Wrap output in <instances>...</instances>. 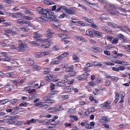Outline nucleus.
<instances>
[{"label": "nucleus", "instance_id": "obj_21", "mask_svg": "<svg viewBox=\"0 0 130 130\" xmlns=\"http://www.w3.org/2000/svg\"><path fill=\"white\" fill-rule=\"evenodd\" d=\"M118 28H119L121 31L124 32H125L127 29V27L125 26H123L122 27L119 26V27H118Z\"/></svg>", "mask_w": 130, "mask_h": 130}, {"label": "nucleus", "instance_id": "obj_36", "mask_svg": "<svg viewBox=\"0 0 130 130\" xmlns=\"http://www.w3.org/2000/svg\"><path fill=\"white\" fill-rule=\"evenodd\" d=\"M7 47H8L9 48L13 50L16 49V47H15L14 45H10V46L8 45Z\"/></svg>", "mask_w": 130, "mask_h": 130}, {"label": "nucleus", "instance_id": "obj_39", "mask_svg": "<svg viewBox=\"0 0 130 130\" xmlns=\"http://www.w3.org/2000/svg\"><path fill=\"white\" fill-rule=\"evenodd\" d=\"M21 20V19H19L17 21V23L21 24H23L24 21L22 20Z\"/></svg>", "mask_w": 130, "mask_h": 130}, {"label": "nucleus", "instance_id": "obj_57", "mask_svg": "<svg viewBox=\"0 0 130 130\" xmlns=\"http://www.w3.org/2000/svg\"><path fill=\"white\" fill-rule=\"evenodd\" d=\"M8 102V101H7V102L4 101V100H1L0 101V104H4Z\"/></svg>", "mask_w": 130, "mask_h": 130}, {"label": "nucleus", "instance_id": "obj_25", "mask_svg": "<svg viewBox=\"0 0 130 130\" xmlns=\"http://www.w3.org/2000/svg\"><path fill=\"white\" fill-rule=\"evenodd\" d=\"M69 73V75L70 76H73L75 75L76 74V72L72 71L70 72Z\"/></svg>", "mask_w": 130, "mask_h": 130}, {"label": "nucleus", "instance_id": "obj_15", "mask_svg": "<svg viewBox=\"0 0 130 130\" xmlns=\"http://www.w3.org/2000/svg\"><path fill=\"white\" fill-rule=\"evenodd\" d=\"M108 16L106 14H103L101 15L100 18L101 20H107L108 19Z\"/></svg>", "mask_w": 130, "mask_h": 130}, {"label": "nucleus", "instance_id": "obj_5", "mask_svg": "<svg viewBox=\"0 0 130 130\" xmlns=\"http://www.w3.org/2000/svg\"><path fill=\"white\" fill-rule=\"evenodd\" d=\"M66 12L71 14H74L75 12V10L73 8H68Z\"/></svg>", "mask_w": 130, "mask_h": 130}, {"label": "nucleus", "instance_id": "obj_23", "mask_svg": "<svg viewBox=\"0 0 130 130\" xmlns=\"http://www.w3.org/2000/svg\"><path fill=\"white\" fill-rule=\"evenodd\" d=\"M75 38L77 40L85 41V40L84 39V38L82 37L76 36H75Z\"/></svg>", "mask_w": 130, "mask_h": 130}, {"label": "nucleus", "instance_id": "obj_55", "mask_svg": "<svg viewBox=\"0 0 130 130\" xmlns=\"http://www.w3.org/2000/svg\"><path fill=\"white\" fill-rule=\"evenodd\" d=\"M104 53L107 55H110L109 51H104Z\"/></svg>", "mask_w": 130, "mask_h": 130}, {"label": "nucleus", "instance_id": "obj_29", "mask_svg": "<svg viewBox=\"0 0 130 130\" xmlns=\"http://www.w3.org/2000/svg\"><path fill=\"white\" fill-rule=\"evenodd\" d=\"M69 117L70 118H73L75 121H77L78 119L77 117L76 116H74L72 115H71L69 116Z\"/></svg>", "mask_w": 130, "mask_h": 130}, {"label": "nucleus", "instance_id": "obj_13", "mask_svg": "<svg viewBox=\"0 0 130 130\" xmlns=\"http://www.w3.org/2000/svg\"><path fill=\"white\" fill-rule=\"evenodd\" d=\"M33 10H27L26 9L25 11V13L31 15L34 14V12H33Z\"/></svg>", "mask_w": 130, "mask_h": 130}, {"label": "nucleus", "instance_id": "obj_46", "mask_svg": "<svg viewBox=\"0 0 130 130\" xmlns=\"http://www.w3.org/2000/svg\"><path fill=\"white\" fill-rule=\"evenodd\" d=\"M41 55L42 56H44L48 55L49 54V53L48 52H43L41 53Z\"/></svg>", "mask_w": 130, "mask_h": 130}, {"label": "nucleus", "instance_id": "obj_38", "mask_svg": "<svg viewBox=\"0 0 130 130\" xmlns=\"http://www.w3.org/2000/svg\"><path fill=\"white\" fill-rule=\"evenodd\" d=\"M33 67L34 69H36L37 70H39L40 69V67L38 66L37 65L34 64L33 65Z\"/></svg>", "mask_w": 130, "mask_h": 130}, {"label": "nucleus", "instance_id": "obj_11", "mask_svg": "<svg viewBox=\"0 0 130 130\" xmlns=\"http://www.w3.org/2000/svg\"><path fill=\"white\" fill-rule=\"evenodd\" d=\"M94 36L99 38H101L102 37V33L100 32L95 31V32L94 33Z\"/></svg>", "mask_w": 130, "mask_h": 130}, {"label": "nucleus", "instance_id": "obj_43", "mask_svg": "<svg viewBox=\"0 0 130 130\" xmlns=\"http://www.w3.org/2000/svg\"><path fill=\"white\" fill-rule=\"evenodd\" d=\"M50 46V45L49 44L42 45H41V47L44 48L49 47Z\"/></svg>", "mask_w": 130, "mask_h": 130}, {"label": "nucleus", "instance_id": "obj_41", "mask_svg": "<svg viewBox=\"0 0 130 130\" xmlns=\"http://www.w3.org/2000/svg\"><path fill=\"white\" fill-rule=\"evenodd\" d=\"M17 101V100L16 99H12L10 101L11 103L14 104L16 103Z\"/></svg>", "mask_w": 130, "mask_h": 130}, {"label": "nucleus", "instance_id": "obj_33", "mask_svg": "<svg viewBox=\"0 0 130 130\" xmlns=\"http://www.w3.org/2000/svg\"><path fill=\"white\" fill-rule=\"evenodd\" d=\"M118 37L121 39H122L124 41L125 40L124 39V37L123 35L121 34H119L118 35Z\"/></svg>", "mask_w": 130, "mask_h": 130}, {"label": "nucleus", "instance_id": "obj_30", "mask_svg": "<svg viewBox=\"0 0 130 130\" xmlns=\"http://www.w3.org/2000/svg\"><path fill=\"white\" fill-rule=\"evenodd\" d=\"M118 68V71L119 70L123 71L125 69V67L122 66H119Z\"/></svg>", "mask_w": 130, "mask_h": 130}, {"label": "nucleus", "instance_id": "obj_2", "mask_svg": "<svg viewBox=\"0 0 130 130\" xmlns=\"http://www.w3.org/2000/svg\"><path fill=\"white\" fill-rule=\"evenodd\" d=\"M19 46L16 47V50L19 52H23L24 50L29 49L26 45L23 43L22 40H19Z\"/></svg>", "mask_w": 130, "mask_h": 130}, {"label": "nucleus", "instance_id": "obj_58", "mask_svg": "<svg viewBox=\"0 0 130 130\" xmlns=\"http://www.w3.org/2000/svg\"><path fill=\"white\" fill-rule=\"evenodd\" d=\"M54 85L53 83H52L51 84L50 88L52 90H54L55 88Z\"/></svg>", "mask_w": 130, "mask_h": 130}, {"label": "nucleus", "instance_id": "obj_63", "mask_svg": "<svg viewBox=\"0 0 130 130\" xmlns=\"http://www.w3.org/2000/svg\"><path fill=\"white\" fill-rule=\"evenodd\" d=\"M74 111V109H70L68 110V112L69 113H72Z\"/></svg>", "mask_w": 130, "mask_h": 130}, {"label": "nucleus", "instance_id": "obj_19", "mask_svg": "<svg viewBox=\"0 0 130 130\" xmlns=\"http://www.w3.org/2000/svg\"><path fill=\"white\" fill-rule=\"evenodd\" d=\"M92 48L93 49L92 50L93 51L95 52H98L100 51V50H102V49L97 47H94L93 48Z\"/></svg>", "mask_w": 130, "mask_h": 130}, {"label": "nucleus", "instance_id": "obj_35", "mask_svg": "<svg viewBox=\"0 0 130 130\" xmlns=\"http://www.w3.org/2000/svg\"><path fill=\"white\" fill-rule=\"evenodd\" d=\"M118 41L119 40L117 39H114L112 41V43L113 44L117 43Z\"/></svg>", "mask_w": 130, "mask_h": 130}, {"label": "nucleus", "instance_id": "obj_22", "mask_svg": "<svg viewBox=\"0 0 130 130\" xmlns=\"http://www.w3.org/2000/svg\"><path fill=\"white\" fill-rule=\"evenodd\" d=\"M13 73L12 72L7 73L5 74V76L8 77H13Z\"/></svg>", "mask_w": 130, "mask_h": 130}, {"label": "nucleus", "instance_id": "obj_51", "mask_svg": "<svg viewBox=\"0 0 130 130\" xmlns=\"http://www.w3.org/2000/svg\"><path fill=\"white\" fill-rule=\"evenodd\" d=\"M53 110L54 109L55 111H58L61 110V108L60 107L58 108L55 107V108H53Z\"/></svg>", "mask_w": 130, "mask_h": 130}, {"label": "nucleus", "instance_id": "obj_18", "mask_svg": "<svg viewBox=\"0 0 130 130\" xmlns=\"http://www.w3.org/2000/svg\"><path fill=\"white\" fill-rule=\"evenodd\" d=\"M13 60L10 56H7L6 58L4 59V61H7L8 62L10 61H12Z\"/></svg>", "mask_w": 130, "mask_h": 130}, {"label": "nucleus", "instance_id": "obj_16", "mask_svg": "<svg viewBox=\"0 0 130 130\" xmlns=\"http://www.w3.org/2000/svg\"><path fill=\"white\" fill-rule=\"evenodd\" d=\"M72 22L74 23H77L78 24H80L82 26H84L86 25V24L84 23L83 21H72Z\"/></svg>", "mask_w": 130, "mask_h": 130}, {"label": "nucleus", "instance_id": "obj_62", "mask_svg": "<svg viewBox=\"0 0 130 130\" xmlns=\"http://www.w3.org/2000/svg\"><path fill=\"white\" fill-rule=\"evenodd\" d=\"M111 45H109L107 46H105V48L107 50H108L110 49V48L111 47Z\"/></svg>", "mask_w": 130, "mask_h": 130}, {"label": "nucleus", "instance_id": "obj_24", "mask_svg": "<svg viewBox=\"0 0 130 130\" xmlns=\"http://www.w3.org/2000/svg\"><path fill=\"white\" fill-rule=\"evenodd\" d=\"M110 104V102L108 103V102H105L104 104H102V106L104 107H106Z\"/></svg>", "mask_w": 130, "mask_h": 130}, {"label": "nucleus", "instance_id": "obj_61", "mask_svg": "<svg viewBox=\"0 0 130 130\" xmlns=\"http://www.w3.org/2000/svg\"><path fill=\"white\" fill-rule=\"evenodd\" d=\"M25 20H30L32 19V18L28 16H26L25 17Z\"/></svg>", "mask_w": 130, "mask_h": 130}, {"label": "nucleus", "instance_id": "obj_10", "mask_svg": "<svg viewBox=\"0 0 130 130\" xmlns=\"http://www.w3.org/2000/svg\"><path fill=\"white\" fill-rule=\"evenodd\" d=\"M100 121L102 123H105L106 122L109 121V119H107L106 117H102V118L100 119Z\"/></svg>", "mask_w": 130, "mask_h": 130}, {"label": "nucleus", "instance_id": "obj_31", "mask_svg": "<svg viewBox=\"0 0 130 130\" xmlns=\"http://www.w3.org/2000/svg\"><path fill=\"white\" fill-rule=\"evenodd\" d=\"M110 79L114 81L115 82H116L118 80V79L116 77L114 76H111Z\"/></svg>", "mask_w": 130, "mask_h": 130}, {"label": "nucleus", "instance_id": "obj_12", "mask_svg": "<svg viewBox=\"0 0 130 130\" xmlns=\"http://www.w3.org/2000/svg\"><path fill=\"white\" fill-rule=\"evenodd\" d=\"M56 85L63 87H65L66 86L65 83L62 82H58L57 83Z\"/></svg>", "mask_w": 130, "mask_h": 130}, {"label": "nucleus", "instance_id": "obj_40", "mask_svg": "<svg viewBox=\"0 0 130 130\" xmlns=\"http://www.w3.org/2000/svg\"><path fill=\"white\" fill-rule=\"evenodd\" d=\"M121 64L123 66H126L129 64L128 63L125 61H121Z\"/></svg>", "mask_w": 130, "mask_h": 130}, {"label": "nucleus", "instance_id": "obj_6", "mask_svg": "<svg viewBox=\"0 0 130 130\" xmlns=\"http://www.w3.org/2000/svg\"><path fill=\"white\" fill-rule=\"evenodd\" d=\"M55 77V76L53 75L49 74L45 77V78L47 81H50L52 78H54Z\"/></svg>", "mask_w": 130, "mask_h": 130}, {"label": "nucleus", "instance_id": "obj_1", "mask_svg": "<svg viewBox=\"0 0 130 130\" xmlns=\"http://www.w3.org/2000/svg\"><path fill=\"white\" fill-rule=\"evenodd\" d=\"M55 19L54 16L50 15L49 17L47 15L42 16L38 18V20L39 22H44L45 21L50 22L52 21H55Z\"/></svg>", "mask_w": 130, "mask_h": 130}, {"label": "nucleus", "instance_id": "obj_44", "mask_svg": "<svg viewBox=\"0 0 130 130\" xmlns=\"http://www.w3.org/2000/svg\"><path fill=\"white\" fill-rule=\"evenodd\" d=\"M72 87L71 86H67L66 87V89L67 92H70L72 89Z\"/></svg>", "mask_w": 130, "mask_h": 130}, {"label": "nucleus", "instance_id": "obj_8", "mask_svg": "<svg viewBox=\"0 0 130 130\" xmlns=\"http://www.w3.org/2000/svg\"><path fill=\"white\" fill-rule=\"evenodd\" d=\"M95 31L93 29H90L88 30H87L86 31V32L88 33V32L89 33L88 35L90 36H92V35H94V33L95 32Z\"/></svg>", "mask_w": 130, "mask_h": 130}, {"label": "nucleus", "instance_id": "obj_3", "mask_svg": "<svg viewBox=\"0 0 130 130\" xmlns=\"http://www.w3.org/2000/svg\"><path fill=\"white\" fill-rule=\"evenodd\" d=\"M36 10L40 13L44 14V16L47 15L46 14L48 12L47 10L42 8L41 7H37Z\"/></svg>", "mask_w": 130, "mask_h": 130}, {"label": "nucleus", "instance_id": "obj_59", "mask_svg": "<svg viewBox=\"0 0 130 130\" xmlns=\"http://www.w3.org/2000/svg\"><path fill=\"white\" fill-rule=\"evenodd\" d=\"M11 67L10 66H6L5 67V68L7 70L9 71L11 70Z\"/></svg>", "mask_w": 130, "mask_h": 130}, {"label": "nucleus", "instance_id": "obj_26", "mask_svg": "<svg viewBox=\"0 0 130 130\" xmlns=\"http://www.w3.org/2000/svg\"><path fill=\"white\" fill-rule=\"evenodd\" d=\"M27 61L28 62V63L30 64V65H32L34 64V61L29 58L27 59Z\"/></svg>", "mask_w": 130, "mask_h": 130}, {"label": "nucleus", "instance_id": "obj_49", "mask_svg": "<svg viewBox=\"0 0 130 130\" xmlns=\"http://www.w3.org/2000/svg\"><path fill=\"white\" fill-rule=\"evenodd\" d=\"M20 29L23 31H27L29 30V29L27 28H20Z\"/></svg>", "mask_w": 130, "mask_h": 130}, {"label": "nucleus", "instance_id": "obj_64", "mask_svg": "<svg viewBox=\"0 0 130 130\" xmlns=\"http://www.w3.org/2000/svg\"><path fill=\"white\" fill-rule=\"evenodd\" d=\"M27 105V103H21L19 105V106H25Z\"/></svg>", "mask_w": 130, "mask_h": 130}, {"label": "nucleus", "instance_id": "obj_50", "mask_svg": "<svg viewBox=\"0 0 130 130\" xmlns=\"http://www.w3.org/2000/svg\"><path fill=\"white\" fill-rule=\"evenodd\" d=\"M31 43H32L31 44L32 45H33L35 46H39V44L38 43H37L35 41H32L31 42Z\"/></svg>", "mask_w": 130, "mask_h": 130}, {"label": "nucleus", "instance_id": "obj_42", "mask_svg": "<svg viewBox=\"0 0 130 130\" xmlns=\"http://www.w3.org/2000/svg\"><path fill=\"white\" fill-rule=\"evenodd\" d=\"M69 77V76L67 75H65L64 76V81L65 82H67L68 81V79L67 78Z\"/></svg>", "mask_w": 130, "mask_h": 130}, {"label": "nucleus", "instance_id": "obj_7", "mask_svg": "<svg viewBox=\"0 0 130 130\" xmlns=\"http://www.w3.org/2000/svg\"><path fill=\"white\" fill-rule=\"evenodd\" d=\"M11 15L14 18H18L20 17L21 16H22V14L20 13H12L11 14Z\"/></svg>", "mask_w": 130, "mask_h": 130}, {"label": "nucleus", "instance_id": "obj_4", "mask_svg": "<svg viewBox=\"0 0 130 130\" xmlns=\"http://www.w3.org/2000/svg\"><path fill=\"white\" fill-rule=\"evenodd\" d=\"M43 100L48 103H53L55 102V101L54 100L51 99L49 96H46L43 98Z\"/></svg>", "mask_w": 130, "mask_h": 130}, {"label": "nucleus", "instance_id": "obj_52", "mask_svg": "<svg viewBox=\"0 0 130 130\" xmlns=\"http://www.w3.org/2000/svg\"><path fill=\"white\" fill-rule=\"evenodd\" d=\"M5 1H6V2H5L7 3L8 4H9L13 2L12 0H5Z\"/></svg>", "mask_w": 130, "mask_h": 130}, {"label": "nucleus", "instance_id": "obj_48", "mask_svg": "<svg viewBox=\"0 0 130 130\" xmlns=\"http://www.w3.org/2000/svg\"><path fill=\"white\" fill-rule=\"evenodd\" d=\"M38 40L41 42H44L47 41V39H38Z\"/></svg>", "mask_w": 130, "mask_h": 130}, {"label": "nucleus", "instance_id": "obj_53", "mask_svg": "<svg viewBox=\"0 0 130 130\" xmlns=\"http://www.w3.org/2000/svg\"><path fill=\"white\" fill-rule=\"evenodd\" d=\"M61 6V9H62L63 10H64L65 11V12H66V11H67L68 8L64 6Z\"/></svg>", "mask_w": 130, "mask_h": 130}, {"label": "nucleus", "instance_id": "obj_47", "mask_svg": "<svg viewBox=\"0 0 130 130\" xmlns=\"http://www.w3.org/2000/svg\"><path fill=\"white\" fill-rule=\"evenodd\" d=\"M105 84L106 86L109 87L110 84V82L108 80H106L105 81Z\"/></svg>", "mask_w": 130, "mask_h": 130}, {"label": "nucleus", "instance_id": "obj_27", "mask_svg": "<svg viewBox=\"0 0 130 130\" xmlns=\"http://www.w3.org/2000/svg\"><path fill=\"white\" fill-rule=\"evenodd\" d=\"M45 4L48 5H52L53 4V2L51 1H45L44 2Z\"/></svg>", "mask_w": 130, "mask_h": 130}, {"label": "nucleus", "instance_id": "obj_56", "mask_svg": "<svg viewBox=\"0 0 130 130\" xmlns=\"http://www.w3.org/2000/svg\"><path fill=\"white\" fill-rule=\"evenodd\" d=\"M69 55V53L67 52H64L63 54H61V56L63 57H66L67 55Z\"/></svg>", "mask_w": 130, "mask_h": 130}, {"label": "nucleus", "instance_id": "obj_14", "mask_svg": "<svg viewBox=\"0 0 130 130\" xmlns=\"http://www.w3.org/2000/svg\"><path fill=\"white\" fill-rule=\"evenodd\" d=\"M34 38H39L42 37L41 35L40 34L38 31L35 32L34 33Z\"/></svg>", "mask_w": 130, "mask_h": 130}, {"label": "nucleus", "instance_id": "obj_60", "mask_svg": "<svg viewBox=\"0 0 130 130\" xmlns=\"http://www.w3.org/2000/svg\"><path fill=\"white\" fill-rule=\"evenodd\" d=\"M102 28L104 31H106V32L108 31V28L106 26H103Z\"/></svg>", "mask_w": 130, "mask_h": 130}, {"label": "nucleus", "instance_id": "obj_28", "mask_svg": "<svg viewBox=\"0 0 130 130\" xmlns=\"http://www.w3.org/2000/svg\"><path fill=\"white\" fill-rule=\"evenodd\" d=\"M51 71V69L49 68H47L45 69L44 72V74H46L49 73Z\"/></svg>", "mask_w": 130, "mask_h": 130}, {"label": "nucleus", "instance_id": "obj_54", "mask_svg": "<svg viewBox=\"0 0 130 130\" xmlns=\"http://www.w3.org/2000/svg\"><path fill=\"white\" fill-rule=\"evenodd\" d=\"M61 41L62 42L64 41L65 44H67L68 42H69V41L66 40V39H62L61 40Z\"/></svg>", "mask_w": 130, "mask_h": 130}, {"label": "nucleus", "instance_id": "obj_20", "mask_svg": "<svg viewBox=\"0 0 130 130\" xmlns=\"http://www.w3.org/2000/svg\"><path fill=\"white\" fill-rule=\"evenodd\" d=\"M74 69V67L73 65L70 66H68V69H66V71L67 72H70L72 71Z\"/></svg>", "mask_w": 130, "mask_h": 130}, {"label": "nucleus", "instance_id": "obj_9", "mask_svg": "<svg viewBox=\"0 0 130 130\" xmlns=\"http://www.w3.org/2000/svg\"><path fill=\"white\" fill-rule=\"evenodd\" d=\"M47 36L50 37H51L53 36V35L55 33L51 29H49L47 31Z\"/></svg>", "mask_w": 130, "mask_h": 130}, {"label": "nucleus", "instance_id": "obj_45", "mask_svg": "<svg viewBox=\"0 0 130 130\" xmlns=\"http://www.w3.org/2000/svg\"><path fill=\"white\" fill-rule=\"evenodd\" d=\"M31 87L35 88V87L32 86H27L24 88V90L26 91H28L30 89Z\"/></svg>", "mask_w": 130, "mask_h": 130}, {"label": "nucleus", "instance_id": "obj_32", "mask_svg": "<svg viewBox=\"0 0 130 130\" xmlns=\"http://www.w3.org/2000/svg\"><path fill=\"white\" fill-rule=\"evenodd\" d=\"M72 57L74 60L77 61H78L79 60V59L76 56L73 55L72 56Z\"/></svg>", "mask_w": 130, "mask_h": 130}, {"label": "nucleus", "instance_id": "obj_34", "mask_svg": "<svg viewBox=\"0 0 130 130\" xmlns=\"http://www.w3.org/2000/svg\"><path fill=\"white\" fill-rule=\"evenodd\" d=\"M110 13L116 15L118 14V13L116 11H114L113 10H111L110 11Z\"/></svg>", "mask_w": 130, "mask_h": 130}, {"label": "nucleus", "instance_id": "obj_37", "mask_svg": "<svg viewBox=\"0 0 130 130\" xmlns=\"http://www.w3.org/2000/svg\"><path fill=\"white\" fill-rule=\"evenodd\" d=\"M83 19L84 20L87 22H88L89 23H91V20L90 19H88V18H87L86 17H83Z\"/></svg>", "mask_w": 130, "mask_h": 130}, {"label": "nucleus", "instance_id": "obj_17", "mask_svg": "<svg viewBox=\"0 0 130 130\" xmlns=\"http://www.w3.org/2000/svg\"><path fill=\"white\" fill-rule=\"evenodd\" d=\"M87 83L88 86H93L96 85L95 83L94 82L92 81L90 82H88Z\"/></svg>", "mask_w": 130, "mask_h": 130}]
</instances>
